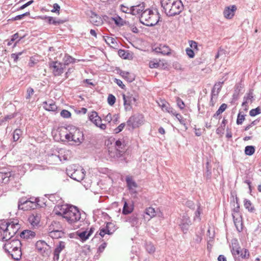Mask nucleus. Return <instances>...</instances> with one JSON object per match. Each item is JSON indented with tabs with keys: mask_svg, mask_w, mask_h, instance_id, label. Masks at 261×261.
I'll list each match as a JSON object with an SVG mask.
<instances>
[{
	"mask_svg": "<svg viewBox=\"0 0 261 261\" xmlns=\"http://www.w3.org/2000/svg\"><path fill=\"white\" fill-rule=\"evenodd\" d=\"M36 248L38 251L43 255H47L50 252V246L44 241L39 240L36 243Z\"/></svg>",
	"mask_w": 261,
	"mask_h": 261,
	"instance_id": "11",
	"label": "nucleus"
},
{
	"mask_svg": "<svg viewBox=\"0 0 261 261\" xmlns=\"http://www.w3.org/2000/svg\"><path fill=\"white\" fill-rule=\"evenodd\" d=\"M244 205L245 208L248 210L249 212L253 213L254 212L255 208L250 200L245 199L244 201Z\"/></svg>",
	"mask_w": 261,
	"mask_h": 261,
	"instance_id": "35",
	"label": "nucleus"
},
{
	"mask_svg": "<svg viewBox=\"0 0 261 261\" xmlns=\"http://www.w3.org/2000/svg\"><path fill=\"white\" fill-rule=\"evenodd\" d=\"M261 113V108L259 107L255 109H252L249 112V115L251 116H255L256 115Z\"/></svg>",
	"mask_w": 261,
	"mask_h": 261,
	"instance_id": "50",
	"label": "nucleus"
},
{
	"mask_svg": "<svg viewBox=\"0 0 261 261\" xmlns=\"http://www.w3.org/2000/svg\"><path fill=\"white\" fill-rule=\"evenodd\" d=\"M48 234L49 236L53 239H57L62 238L64 236V233L63 232V230H59L58 231H54V232H50Z\"/></svg>",
	"mask_w": 261,
	"mask_h": 261,
	"instance_id": "33",
	"label": "nucleus"
},
{
	"mask_svg": "<svg viewBox=\"0 0 261 261\" xmlns=\"http://www.w3.org/2000/svg\"><path fill=\"white\" fill-rule=\"evenodd\" d=\"M120 10L122 12L127 13V14H132V6H125L124 4H122L120 5Z\"/></svg>",
	"mask_w": 261,
	"mask_h": 261,
	"instance_id": "37",
	"label": "nucleus"
},
{
	"mask_svg": "<svg viewBox=\"0 0 261 261\" xmlns=\"http://www.w3.org/2000/svg\"><path fill=\"white\" fill-rule=\"evenodd\" d=\"M49 67L55 76H59L63 73L65 66L59 62L51 61L49 63Z\"/></svg>",
	"mask_w": 261,
	"mask_h": 261,
	"instance_id": "8",
	"label": "nucleus"
},
{
	"mask_svg": "<svg viewBox=\"0 0 261 261\" xmlns=\"http://www.w3.org/2000/svg\"><path fill=\"white\" fill-rule=\"evenodd\" d=\"M101 118L99 117V119H97L96 122H94L95 125L100 128L102 130H105L107 128V125L105 124L101 123Z\"/></svg>",
	"mask_w": 261,
	"mask_h": 261,
	"instance_id": "44",
	"label": "nucleus"
},
{
	"mask_svg": "<svg viewBox=\"0 0 261 261\" xmlns=\"http://www.w3.org/2000/svg\"><path fill=\"white\" fill-rule=\"evenodd\" d=\"M72 134V141L77 144H80L84 141V134L80 129L76 127L71 128Z\"/></svg>",
	"mask_w": 261,
	"mask_h": 261,
	"instance_id": "12",
	"label": "nucleus"
},
{
	"mask_svg": "<svg viewBox=\"0 0 261 261\" xmlns=\"http://www.w3.org/2000/svg\"><path fill=\"white\" fill-rule=\"evenodd\" d=\"M22 38H23V37H19V34L18 33H16L12 36L11 38V42L16 41V42L14 44V46H15L16 43L18 42H19Z\"/></svg>",
	"mask_w": 261,
	"mask_h": 261,
	"instance_id": "51",
	"label": "nucleus"
},
{
	"mask_svg": "<svg viewBox=\"0 0 261 261\" xmlns=\"http://www.w3.org/2000/svg\"><path fill=\"white\" fill-rule=\"evenodd\" d=\"M191 225V221L190 220V217L187 214H184L181 217V221L179 224V226L184 233H187L189 229V226Z\"/></svg>",
	"mask_w": 261,
	"mask_h": 261,
	"instance_id": "13",
	"label": "nucleus"
},
{
	"mask_svg": "<svg viewBox=\"0 0 261 261\" xmlns=\"http://www.w3.org/2000/svg\"><path fill=\"white\" fill-rule=\"evenodd\" d=\"M237 10V7L235 5H231L226 7L223 11V15L225 18L231 19L234 15V12Z\"/></svg>",
	"mask_w": 261,
	"mask_h": 261,
	"instance_id": "19",
	"label": "nucleus"
},
{
	"mask_svg": "<svg viewBox=\"0 0 261 261\" xmlns=\"http://www.w3.org/2000/svg\"><path fill=\"white\" fill-rule=\"evenodd\" d=\"M34 93V89L31 87L27 89V96H26V98L28 99H30L31 96L33 95Z\"/></svg>",
	"mask_w": 261,
	"mask_h": 261,
	"instance_id": "63",
	"label": "nucleus"
},
{
	"mask_svg": "<svg viewBox=\"0 0 261 261\" xmlns=\"http://www.w3.org/2000/svg\"><path fill=\"white\" fill-rule=\"evenodd\" d=\"M119 56L123 58L124 59H127L128 58L129 53L127 51H125L124 50L120 49L118 51Z\"/></svg>",
	"mask_w": 261,
	"mask_h": 261,
	"instance_id": "52",
	"label": "nucleus"
},
{
	"mask_svg": "<svg viewBox=\"0 0 261 261\" xmlns=\"http://www.w3.org/2000/svg\"><path fill=\"white\" fill-rule=\"evenodd\" d=\"M125 143L123 139H119L117 140L114 146L108 148L109 157L111 161H115L123 158L125 152Z\"/></svg>",
	"mask_w": 261,
	"mask_h": 261,
	"instance_id": "5",
	"label": "nucleus"
},
{
	"mask_svg": "<svg viewBox=\"0 0 261 261\" xmlns=\"http://www.w3.org/2000/svg\"><path fill=\"white\" fill-rule=\"evenodd\" d=\"M65 243L63 241L59 242V244L57 245L54 252V260L55 261H58L59 259L60 253L65 248Z\"/></svg>",
	"mask_w": 261,
	"mask_h": 261,
	"instance_id": "20",
	"label": "nucleus"
},
{
	"mask_svg": "<svg viewBox=\"0 0 261 261\" xmlns=\"http://www.w3.org/2000/svg\"><path fill=\"white\" fill-rule=\"evenodd\" d=\"M112 19L114 21L115 24L118 27L123 26L125 23L124 20L118 16L113 17Z\"/></svg>",
	"mask_w": 261,
	"mask_h": 261,
	"instance_id": "36",
	"label": "nucleus"
},
{
	"mask_svg": "<svg viewBox=\"0 0 261 261\" xmlns=\"http://www.w3.org/2000/svg\"><path fill=\"white\" fill-rule=\"evenodd\" d=\"M116 101L115 97L112 94H109L108 97V102L110 106H113Z\"/></svg>",
	"mask_w": 261,
	"mask_h": 261,
	"instance_id": "53",
	"label": "nucleus"
},
{
	"mask_svg": "<svg viewBox=\"0 0 261 261\" xmlns=\"http://www.w3.org/2000/svg\"><path fill=\"white\" fill-rule=\"evenodd\" d=\"M22 135V131L19 129H16L13 133V140L14 141H17L19 139L20 136Z\"/></svg>",
	"mask_w": 261,
	"mask_h": 261,
	"instance_id": "48",
	"label": "nucleus"
},
{
	"mask_svg": "<svg viewBox=\"0 0 261 261\" xmlns=\"http://www.w3.org/2000/svg\"><path fill=\"white\" fill-rule=\"evenodd\" d=\"M43 108L46 111L55 112L57 110V106L55 102L51 100L43 102Z\"/></svg>",
	"mask_w": 261,
	"mask_h": 261,
	"instance_id": "25",
	"label": "nucleus"
},
{
	"mask_svg": "<svg viewBox=\"0 0 261 261\" xmlns=\"http://www.w3.org/2000/svg\"><path fill=\"white\" fill-rule=\"evenodd\" d=\"M146 251L149 253H153L155 250V248L152 243L149 242L146 244Z\"/></svg>",
	"mask_w": 261,
	"mask_h": 261,
	"instance_id": "45",
	"label": "nucleus"
},
{
	"mask_svg": "<svg viewBox=\"0 0 261 261\" xmlns=\"http://www.w3.org/2000/svg\"><path fill=\"white\" fill-rule=\"evenodd\" d=\"M189 45L191 49H192L193 50V49H195L196 50H198L197 43L196 41L191 40V41H189Z\"/></svg>",
	"mask_w": 261,
	"mask_h": 261,
	"instance_id": "61",
	"label": "nucleus"
},
{
	"mask_svg": "<svg viewBox=\"0 0 261 261\" xmlns=\"http://www.w3.org/2000/svg\"><path fill=\"white\" fill-rule=\"evenodd\" d=\"M146 214L149 216L150 218H152L156 215L157 211L153 207H149L146 209Z\"/></svg>",
	"mask_w": 261,
	"mask_h": 261,
	"instance_id": "40",
	"label": "nucleus"
},
{
	"mask_svg": "<svg viewBox=\"0 0 261 261\" xmlns=\"http://www.w3.org/2000/svg\"><path fill=\"white\" fill-rule=\"evenodd\" d=\"M90 21L96 26H100L103 24V20L100 16L95 12L91 11L89 14Z\"/></svg>",
	"mask_w": 261,
	"mask_h": 261,
	"instance_id": "16",
	"label": "nucleus"
},
{
	"mask_svg": "<svg viewBox=\"0 0 261 261\" xmlns=\"http://www.w3.org/2000/svg\"><path fill=\"white\" fill-rule=\"evenodd\" d=\"M162 7L169 16L179 14L184 9V5L180 0H161Z\"/></svg>",
	"mask_w": 261,
	"mask_h": 261,
	"instance_id": "3",
	"label": "nucleus"
},
{
	"mask_svg": "<svg viewBox=\"0 0 261 261\" xmlns=\"http://www.w3.org/2000/svg\"><path fill=\"white\" fill-rule=\"evenodd\" d=\"M61 116L65 118H69L71 116V113L67 110H63L61 112Z\"/></svg>",
	"mask_w": 261,
	"mask_h": 261,
	"instance_id": "58",
	"label": "nucleus"
},
{
	"mask_svg": "<svg viewBox=\"0 0 261 261\" xmlns=\"http://www.w3.org/2000/svg\"><path fill=\"white\" fill-rule=\"evenodd\" d=\"M158 105L163 111L167 112H170L171 108L170 107L169 104L166 101L161 100L160 102H158Z\"/></svg>",
	"mask_w": 261,
	"mask_h": 261,
	"instance_id": "34",
	"label": "nucleus"
},
{
	"mask_svg": "<svg viewBox=\"0 0 261 261\" xmlns=\"http://www.w3.org/2000/svg\"><path fill=\"white\" fill-rule=\"evenodd\" d=\"M145 4L144 2H141L139 4L132 6V15H139L146 9Z\"/></svg>",
	"mask_w": 261,
	"mask_h": 261,
	"instance_id": "18",
	"label": "nucleus"
},
{
	"mask_svg": "<svg viewBox=\"0 0 261 261\" xmlns=\"http://www.w3.org/2000/svg\"><path fill=\"white\" fill-rule=\"evenodd\" d=\"M99 116L97 112L93 111L89 115V119L93 123L96 122L97 119H99Z\"/></svg>",
	"mask_w": 261,
	"mask_h": 261,
	"instance_id": "49",
	"label": "nucleus"
},
{
	"mask_svg": "<svg viewBox=\"0 0 261 261\" xmlns=\"http://www.w3.org/2000/svg\"><path fill=\"white\" fill-rule=\"evenodd\" d=\"M11 174L10 172H0V184H7L10 180Z\"/></svg>",
	"mask_w": 261,
	"mask_h": 261,
	"instance_id": "31",
	"label": "nucleus"
},
{
	"mask_svg": "<svg viewBox=\"0 0 261 261\" xmlns=\"http://www.w3.org/2000/svg\"><path fill=\"white\" fill-rule=\"evenodd\" d=\"M63 61L64 64H63L65 66L66 65L73 63L74 62V59L69 55H66L63 58Z\"/></svg>",
	"mask_w": 261,
	"mask_h": 261,
	"instance_id": "41",
	"label": "nucleus"
},
{
	"mask_svg": "<svg viewBox=\"0 0 261 261\" xmlns=\"http://www.w3.org/2000/svg\"><path fill=\"white\" fill-rule=\"evenodd\" d=\"M255 152V148L253 146H247L245 148V153L247 155H252Z\"/></svg>",
	"mask_w": 261,
	"mask_h": 261,
	"instance_id": "42",
	"label": "nucleus"
},
{
	"mask_svg": "<svg viewBox=\"0 0 261 261\" xmlns=\"http://www.w3.org/2000/svg\"><path fill=\"white\" fill-rule=\"evenodd\" d=\"M127 187L131 194L137 193L136 189L138 187L137 184L133 180L132 177L127 176L126 177Z\"/></svg>",
	"mask_w": 261,
	"mask_h": 261,
	"instance_id": "15",
	"label": "nucleus"
},
{
	"mask_svg": "<svg viewBox=\"0 0 261 261\" xmlns=\"http://www.w3.org/2000/svg\"><path fill=\"white\" fill-rule=\"evenodd\" d=\"M186 54L190 58H193L194 57L195 53L194 52V50L191 48H187L186 49Z\"/></svg>",
	"mask_w": 261,
	"mask_h": 261,
	"instance_id": "56",
	"label": "nucleus"
},
{
	"mask_svg": "<svg viewBox=\"0 0 261 261\" xmlns=\"http://www.w3.org/2000/svg\"><path fill=\"white\" fill-rule=\"evenodd\" d=\"M227 105L225 104V103H223L222 104L220 107H219V108L218 109V110L216 111L217 112V115L218 114H221V113H222L224 111H225V110L227 108Z\"/></svg>",
	"mask_w": 261,
	"mask_h": 261,
	"instance_id": "59",
	"label": "nucleus"
},
{
	"mask_svg": "<svg viewBox=\"0 0 261 261\" xmlns=\"http://www.w3.org/2000/svg\"><path fill=\"white\" fill-rule=\"evenodd\" d=\"M49 160L54 161L55 162V164H57L58 163L62 161V158L59 155L52 154L49 156Z\"/></svg>",
	"mask_w": 261,
	"mask_h": 261,
	"instance_id": "47",
	"label": "nucleus"
},
{
	"mask_svg": "<svg viewBox=\"0 0 261 261\" xmlns=\"http://www.w3.org/2000/svg\"><path fill=\"white\" fill-rule=\"evenodd\" d=\"M245 120V115L241 114L239 113L238 115L237 119V123L238 125L242 124L243 122Z\"/></svg>",
	"mask_w": 261,
	"mask_h": 261,
	"instance_id": "54",
	"label": "nucleus"
},
{
	"mask_svg": "<svg viewBox=\"0 0 261 261\" xmlns=\"http://www.w3.org/2000/svg\"><path fill=\"white\" fill-rule=\"evenodd\" d=\"M111 223H107L106 227L101 228L99 230V234L101 237H103V236L106 234H110L112 233L110 232V230L108 229L109 225H110Z\"/></svg>",
	"mask_w": 261,
	"mask_h": 261,
	"instance_id": "39",
	"label": "nucleus"
},
{
	"mask_svg": "<svg viewBox=\"0 0 261 261\" xmlns=\"http://www.w3.org/2000/svg\"><path fill=\"white\" fill-rule=\"evenodd\" d=\"M159 13L157 10L146 9L141 14L140 22L146 26H153L159 21Z\"/></svg>",
	"mask_w": 261,
	"mask_h": 261,
	"instance_id": "6",
	"label": "nucleus"
},
{
	"mask_svg": "<svg viewBox=\"0 0 261 261\" xmlns=\"http://www.w3.org/2000/svg\"><path fill=\"white\" fill-rule=\"evenodd\" d=\"M176 118L179 121L181 124L184 125H186V120L183 118V117L179 114H176Z\"/></svg>",
	"mask_w": 261,
	"mask_h": 261,
	"instance_id": "60",
	"label": "nucleus"
},
{
	"mask_svg": "<svg viewBox=\"0 0 261 261\" xmlns=\"http://www.w3.org/2000/svg\"><path fill=\"white\" fill-rule=\"evenodd\" d=\"M176 102L178 107L180 109H183L185 107V103L184 101L179 97L176 98Z\"/></svg>",
	"mask_w": 261,
	"mask_h": 261,
	"instance_id": "62",
	"label": "nucleus"
},
{
	"mask_svg": "<svg viewBox=\"0 0 261 261\" xmlns=\"http://www.w3.org/2000/svg\"><path fill=\"white\" fill-rule=\"evenodd\" d=\"M153 50L156 53H160L163 55H168L170 54L169 47L164 44H160L153 48Z\"/></svg>",
	"mask_w": 261,
	"mask_h": 261,
	"instance_id": "21",
	"label": "nucleus"
},
{
	"mask_svg": "<svg viewBox=\"0 0 261 261\" xmlns=\"http://www.w3.org/2000/svg\"><path fill=\"white\" fill-rule=\"evenodd\" d=\"M134 206L132 202L125 201L122 210V214L128 215L130 214L134 210Z\"/></svg>",
	"mask_w": 261,
	"mask_h": 261,
	"instance_id": "26",
	"label": "nucleus"
},
{
	"mask_svg": "<svg viewBox=\"0 0 261 261\" xmlns=\"http://www.w3.org/2000/svg\"><path fill=\"white\" fill-rule=\"evenodd\" d=\"M231 252L233 255H238L244 258H248L249 256V253L247 249H243L241 250L240 247L236 248L233 247L231 249Z\"/></svg>",
	"mask_w": 261,
	"mask_h": 261,
	"instance_id": "17",
	"label": "nucleus"
},
{
	"mask_svg": "<svg viewBox=\"0 0 261 261\" xmlns=\"http://www.w3.org/2000/svg\"><path fill=\"white\" fill-rule=\"evenodd\" d=\"M119 74L126 81L129 83H131L135 80V76L134 74L128 72L120 70Z\"/></svg>",
	"mask_w": 261,
	"mask_h": 261,
	"instance_id": "27",
	"label": "nucleus"
},
{
	"mask_svg": "<svg viewBox=\"0 0 261 261\" xmlns=\"http://www.w3.org/2000/svg\"><path fill=\"white\" fill-rule=\"evenodd\" d=\"M20 228L18 220L0 221V240L10 242Z\"/></svg>",
	"mask_w": 261,
	"mask_h": 261,
	"instance_id": "1",
	"label": "nucleus"
},
{
	"mask_svg": "<svg viewBox=\"0 0 261 261\" xmlns=\"http://www.w3.org/2000/svg\"><path fill=\"white\" fill-rule=\"evenodd\" d=\"M18 207L19 210L29 211L35 208L36 206L34 202L27 200L26 198L23 197L19 199Z\"/></svg>",
	"mask_w": 261,
	"mask_h": 261,
	"instance_id": "10",
	"label": "nucleus"
},
{
	"mask_svg": "<svg viewBox=\"0 0 261 261\" xmlns=\"http://www.w3.org/2000/svg\"><path fill=\"white\" fill-rule=\"evenodd\" d=\"M201 211H202V210L200 208V205H198L197 209L195 212V216H194V219H193L194 221H200L201 218H200V214L201 213Z\"/></svg>",
	"mask_w": 261,
	"mask_h": 261,
	"instance_id": "43",
	"label": "nucleus"
},
{
	"mask_svg": "<svg viewBox=\"0 0 261 261\" xmlns=\"http://www.w3.org/2000/svg\"><path fill=\"white\" fill-rule=\"evenodd\" d=\"M40 18L43 20H47V22L49 24H53L54 25H57L63 23L64 22L63 20L60 19L56 20L54 17L51 16H41Z\"/></svg>",
	"mask_w": 261,
	"mask_h": 261,
	"instance_id": "29",
	"label": "nucleus"
},
{
	"mask_svg": "<svg viewBox=\"0 0 261 261\" xmlns=\"http://www.w3.org/2000/svg\"><path fill=\"white\" fill-rule=\"evenodd\" d=\"M21 242L17 239H13L7 242L4 246V249L15 260H19L22 256L21 250Z\"/></svg>",
	"mask_w": 261,
	"mask_h": 261,
	"instance_id": "4",
	"label": "nucleus"
},
{
	"mask_svg": "<svg viewBox=\"0 0 261 261\" xmlns=\"http://www.w3.org/2000/svg\"><path fill=\"white\" fill-rule=\"evenodd\" d=\"M125 126V124L124 123L120 124L117 128L115 129L114 131L115 133L117 134L121 132Z\"/></svg>",
	"mask_w": 261,
	"mask_h": 261,
	"instance_id": "64",
	"label": "nucleus"
},
{
	"mask_svg": "<svg viewBox=\"0 0 261 261\" xmlns=\"http://www.w3.org/2000/svg\"><path fill=\"white\" fill-rule=\"evenodd\" d=\"M122 96L125 110L126 111L130 110L132 109L131 105L133 102H135L136 101V99L129 93H127L126 94H123Z\"/></svg>",
	"mask_w": 261,
	"mask_h": 261,
	"instance_id": "14",
	"label": "nucleus"
},
{
	"mask_svg": "<svg viewBox=\"0 0 261 261\" xmlns=\"http://www.w3.org/2000/svg\"><path fill=\"white\" fill-rule=\"evenodd\" d=\"M104 40L107 44L111 47L115 48L117 45L116 39L110 36L103 37Z\"/></svg>",
	"mask_w": 261,
	"mask_h": 261,
	"instance_id": "32",
	"label": "nucleus"
},
{
	"mask_svg": "<svg viewBox=\"0 0 261 261\" xmlns=\"http://www.w3.org/2000/svg\"><path fill=\"white\" fill-rule=\"evenodd\" d=\"M77 235L82 241H86L89 238V233L87 231L79 232Z\"/></svg>",
	"mask_w": 261,
	"mask_h": 261,
	"instance_id": "46",
	"label": "nucleus"
},
{
	"mask_svg": "<svg viewBox=\"0 0 261 261\" xmlns=\"http://www.w3.org/2000/svg\"><path fill=\"white\" fill-rule=\"evenodd\" d=\"M126 221L128 222L132 227L137 226L139 224V215L134 213L126 218Z\"/></svg>",
	"mask_w": 261,
	"mask_h": 261,
	"instance_id": "23",
	"label": "nucleus"
},
{
	"mask_svg": "<svg viewBox=\"0 0 261 261\" xmlns=\"http://www.w3.org/2000/svg\"><path fill=\"white\" fill-rule=\"evenodd\" d=\"M243 100L242 105L245 107V110L247 111L248 110L247 104L249 102L251 103L253 100V93L252 90H250L249 92L244 96Z\"/></svg>",
	"mask_w": 261,
	"mask_h": 261,
	"instance_id": "22",
	"label": "nucleus"
},
{
	"mask_svg": "<svg viewBox=\"0 0 261 261\" xmlns=\"http://www.w3.org/2000/svg\"><path fill=\"white\" fill-rule=\"evenodd\" d=\"M66 171L67 175L70 178L79 182L83 180L85 176V170L81 167H76L74 165L69 167Z\"/></svg>",
	"mask_w": 261,
	"mask_h": 261,
	"instance_id": "7",
	"label": "nucleus"
},
{
	"mask_svg": "<svg viewBox=\"0 0 261 261\" xmlns=\"http://www.w3.org/2000/svg\"><path fill=\"white\" fill-rule=\"evenodd\" d=\"M159 63L157 60L150 61L149 63V66L151 68H156L159 67Z\"/></svg>",
	"mask_w": 261,
	"mask_h": 261,
	"instance_id": "55",
	"label": "nucleus"
},
{
	"mask_svg": "<svg viewBox=\"0 0 261 261\" xmlns=\"http://www.w3.org/2000/svg\"><path fill=\"white\" fill-rule=\"evenodd\" d=\"M56 214L63 217L69 224L74 225V229L79 227V225H75L81 218V214L79 209L74 206L63 205L59 212H56Z\"/></svg>",
	"mask_w": 261,
	"mask_h": 261,
	"instance_id": "2",
	"label": "nucleus"
},
{
	"mask_svg": "<svg viewBox=\"0 0 261 261\" xmlns=\"http://www.w3.org/2000/svg\"><path fill=\"white\" fill-rule=\"evenodd\" d=\"M234 224L237 230L239 232H241L243 230V222L242 218L241 215H238L237 216L232 217Z\"/></svg>",
	"mask_w": 261,
	"mask_h": 261,
	"instance_id": "24",
	"label": "nucleus"
},
{
	"mask_svg": "<svg viewBox=\"0 0 261 261\" xmlns=\"http://www.w3.org/2000/svg\"><path fill=\"white\" fill-rule=\"evenodd\" d=\"M59 230H63V228L58 221H53L48 226V233H49L50 232H54V231Z\"/></svg>",
	"mask_w": 261,
	"mask_h": 261,
	"instance_id": "28",
	"label": "nucleus"
},
{
	"mask_svg": "<svg viewBox=\"0 0 261 261\" xmlns=\"http://www.w3.org/2000/svg\"><path fill=\"white\" fill-rule=\"evenodd\" d=\"M29 220L32 225L36 226L39 222V218L37 216L32 215L30 216Z\"/></svg>",
	"mask_w": 261,
	"mask_h": 261,
	"instance_id": "38",
	"label": "nucleus"
},
{
	"mask_svg": "<svg viewBox=\"0 0 261 261\" xmlns=\"http://www.w3.org/2000/svg\"><path fill=\"white\" fill-rule=\"evenodd\" d=\"M36 235L35 232L30 230H24L22 231L19 234L21 238L28 239L34 238Z\"/></svg>",
	"mask_w": 261,
	"mask_h": 261,
	"instance_id": "30",
	"label": "nucleus"
},
{
	"mask_svg": "<svg viewBox=\"0 0 261 261\" xmlns=\"http://www.w3.org/2000/svg\"><path fill=\"white\" fill-rule=\"evenodd\" d=\"M143 121V117L141 115L132 116L126 122L127 126L134 129L139 127Z\"/></svg>",
	"mask_w": 261,
	"mask_h": 261,
	"instance_id": "9",
	"label": "nucleus"
},
{
	"mask_svg": "<svg viewBox=\"0 0 261 261\" xmlns=\"http://www.w3.org/2000/svg\"><path fill=\"white\" fill-rule=\"evenodd\" d=\"M30 13L29 12H25L22 14L18 15L13 18V20H18L22 19L25 16L30 15Z\"/></svg>",
	"mask_w": 261,
	"mask_h": 261,
	"instance_id": "57",
	"label": "nucleus"
}]
</instances>
